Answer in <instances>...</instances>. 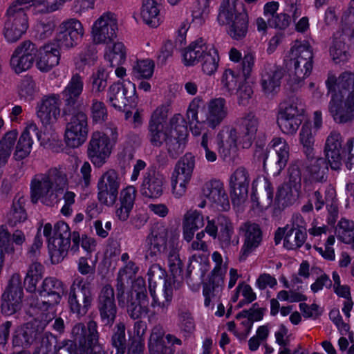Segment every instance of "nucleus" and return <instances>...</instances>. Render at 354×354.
Listing matches in <instances>:
<instances>
[{
	"label": "nucleus",
	"instance_id": "49",
	"mask_svg": "<svg viewBox=\"0 0 354 354\" xmlns=\"http://www.w3.org/2000/svg\"><path fill=\"white\" fill-rule=\"evenodd\" d=\"M224 280L223 278L210 277L209 282L203 286V295L205 297V305L209 306L212 299L219 297L221 293Z\"/></svg>",
	"mask_w": 354,
	"mask_h": 354
},
{
	"label": "nucleus",
	"instance_id": "59",
	"mask_svg": "<svg viewBox=\"0 0 354 354\" xmlns=\"http://www.w3.org/2000/svg\"><path fill=\"white\" fill-rule=\"evenodd\" d=\"M165 145L169 156L172 158H176L185 150L186 138L183 136L174 137L170 135Z\"/></svg>",
	"mask_w": 354,
	"mask_h": 354
},
{
	"label": "nucleus",
	"instance_id": "34",
	"mask_svg": "<svg viewBox=\"0 0 354 354\" xmlns=\"http://www.w3.org/2000/svg\"><path fill=\"white\" fill-rule=\"evenodd\" d=\"M326 85L328 92L333 94V91L335 89L338 96H344L348 93V97L354 96V73L351 72H344L335 80L334 77H330L326 81Z\"/></svg>",
	"mask_w": 354,
	"mask_h": 354
},
{
	"label": "nucleus",
	"instance_id": "24",
	"mask_svg": "<svg viewBox=\"0 0 354 354\" xmlns=\"http://www.w3.org/2000/svg\"><path fill=\"white\" fill-rule=\"evenodd\" d=\"M203 194L218 211H227L230 205L223 183L219 180H212L203 187Z\"/></svg>",
	"mask_w": 354,
	"mask_h": 354
},
{
	"label": "nucleus",
	"instance_id": "9",
	"mask_svg": "<svg viewBox=\"0 0 354 354\" xmlns=\"http://www.w3.org/2000/svg\"><path fill=\"white\" fill-rule=\"evenodd\" d=\"M313 64V48L308 41L295 44L290 49V72L297 82L308 77Z\"/></svg>",
	"mask_w": 354,
	"mask_h": 354
},
{
	"label": "nucleus",
	"instance_id": "17",
	"mask_svg": "<svg viewBox=\"0 0 354 354\" xmlns=\"http://www.w3.org/2000/svg\"><path fill=\"white\" fill-rule=\"evenodd\" d=\"M97 308L102 323L111 326L115 322L118 308L114 290L110 284H106L101 288L97 299Z\"/></svg>",
	"mask_w": 354,
	"mask_h": 354
},
{
	"label": "nucleus",
	"instance_id": "56",
	"mask_svg": "<svg viewBox=\"0 0 354 354\" xmlns=\"http://www.w3.org/2000/svg\"><path fill=\"white\" fill-rule=\"evenodd\" d=\"M218 55L216 50L212 46L200 60L202 63V71L207 75L214 74L218 66Z\"/></svg>",
	"mask_w": 354,
	"mask_h": 354
},
{
	"label": "nucleus",
	"instance_id": "27",
	"mask_svg": "<svg viewBox=\"0 0 354 354\" xmlns=\"http://www.w3.org/2000/svg\"><path fill=\"white\" fill-rule=\"evenodd\" d=\"M240 138L243 147L248 149L255 140L259 127V118L256 113L250 111L245 113L239 119Z\"/></svg>",
	"mask_w": 354,
	"mask_h": 354
},
{
	"label": "nucleus",
	"instance_id": "45",
	"mask_svg": "<svg viewBox=\"0 0 354 354\" xmlns=\"http://www.w3.org/2000/svg\"><path fill=\"white\" fill-rule=\"evenodd\" d=\"M195 167V157L191 153H187L178 161L173 176L190 180Z\"/></svg>",
	"mask_w": 354,
	"mask_h": 354
},
{
	"label": "nucleus",
	"instance_id": "39",
	"mask_svg": "<svg viewBox=\"0 0 354 354\" xmlns=\"http://www.w3.org/2000/svg\"><path fill=\"white\" fill-rule=\"evenodd\" d=\"M39 293L41 298L48 297L52 302L59 304L64 293L63 283L56 278L47 277L43 281Z\"/></svg>",
	"mask_w": 354,
	"mask_h": 354
},
{
	"label": "nucleus",
	"instance_id": "33",
	"mask_svg": "<svg viewBox=\"0 0 354 354\" xmlns=\"http://www.w3.org/2000/svg\"><path fill=\"white\" fill-rule=\"evenodd\" d=\"M55 43H48L41 49L36 62L37 68L42 72H48L57 66L60 59V50Z\"/></svg>",
	"mask_w": 354,
	"mask_h": 354
},
{
	"label": "nucleus",
	"instance_id": "15",
	"mask_svg": "<svg viewBox=\"0 0 354 354\" xmlns=\"http://www.w3.org/2000/svg\"><path fill=\"white\" fill-rule=\"evenodd\" d=\"M120 179L118 172L112 169L105 171L97 182V198L106 206H113L118 196Z\"/></svg>",
	"mask_w": 354,
	"mask_h": 354
},
{
	"label": "nucleus",
	"instance_id": "61",
	"mask_svg": "<svg viewBox=\"0 0 354 354\" xmlns=\"http://www.w3.org/2000/svg\"><path fill=\"white\" fill-rule=\"evenodd\" d=\"M108 73L103 67H98L96 72L91 76V92L98 95L103 91L107 86Z\"/></svg>",
	"mask_w": 354,
	"mask_h": 354
},
{
	"label": "nucleus",
	"instance_id": "58",
	"mask_svg": "<svg viewBox=\"0 0 354 354\" xmlns=\"http://www.w3.org/2000/svg\"><path fill=\"white\" fill-rule=\"evenodd\" d=\"M56 27L55 20L52 17L43 19L38 21L35 27V37L44 40L52 36Z\"/></svg>",
	"mask_w": 354,
	"mask_h": 354
},
{
	"label": "nucleus",
	"instance_id": "14",
	"mask_svg": "<svg viewBox=\"0 0 354 354\" xmlns=\"http://www.w3.org/2000/svg\"><path fill=\"white\" fill-rule=\"evenodd\" d=\"M53 315H46L44 320L34 319L15 330L12 336V345L15 347H29L37 340L39 335L44 330Z\"/></svg>",
	"mask_w": 354,
	"mask_h": 354
},
{
	"label": "nucleus",
	"instance_id": "57",
	"mask_svg": "<svg viewBox=\"0 0 354 354\" xmlns=\"http://www.w3.org/2000/svg\"><path fill=\"white\" fill-rule=\"evenodd\" d=\"M301 167L304 168L303 160H296L290 165L288 168V185L296 192H299L301 186Z\"/></svg>",
	"mask_w": 354,
	"mask_h": 354
},
{
	"label": "nucleus",
	"instance_id": "19",
	"mask_svg": "<svg viewBox=\"0 0 354 354\" xmlns=\"http://www.w3.org/2000/svg\"><path fill=\"white\" fill-rule=\"evenodd\" d=\"M251 178L249 171L244 167H239L230 175V192L234 204L243 203L248 196Z\"/></svg>",
	"mask_w": 354,
	"mask_h": 354
},
{
	"label": "nucleus",
	"instance_id": "50",
	"mask_svg": "<svg viewBox=\"0 0 354 354\" xmlns=\"http://www.w3.org/2000/svg\"><path fill=\"white\" fill-rule=\"evenodd\" d=\"M125 324L118 322L113 329L111 345L116 349V354H124L127 347V339L125 333Z\"/></svg>",
	"mask_w": 354,
	"mask_h": 354
},
{
	"label": "nucleus",
	"instance_id": "48",
	"mask_svg": "<svg viewBox=\"0 0 354 354\" xmlns=\"http://www.w3.org/2000/svg\"><path fill=\"white\" fill-rule=\"evenodd\" d=\"M217 224L219 227L218 239L222 247H228L231 243L232 236L234 234V227L230 220L224 215L217 216Z\"/></svg>",
	"mask_w": 354,
	"mask_h": 354
},
{
	"label": "nucleus",
	"instance_id": "38",
	"mask_svg": "<svg viewBox=\"0 0 354 354\" xmlns=\"http://www.w3.org/2000/svg\"><path fill=\"white\" fill-rule=\"evenodd\" d=\"M204 218L202 214L190 209L184 215L183 221V237L189 242L194 237L195 232L204 225Z\"/></svg>",
	"mask_w": 354,
	"mask_h": 354
},
{
	"label": "nucleus",
	"instance_id": "20",
	"mask_svg": "<svg viewBox=\"0 0 354 354\" xmlns=\"http://www.w3.org/2000/svg\"><path fill=\"white\" fill-rule=\"evenodd\" d=\"M165 183L162 174L152 167L148 168L142 177L140 193L144 198L157 199L163 194Z\"/></svg>",
	"mask_w": 354,
	"mask_h": 354
},
{
	"label": "nucleus",
	"instance_id": "1",
	"mask_svg": "<svg viewBox=\"0 0 354 354\" xmlns=\"http://www.w3.org/2000/svg\"><path fill=\"white\" fill-rule=\"evenodd\" d=\"M71 334L74 341L65 339L55 346L53 354H106L99 343L97 324L89 321L87 327L83 323L76 324Z\"/></svg>",
	"mask_w": 354,
	"mask_h": 354
},
{
	"label": "nucleus",
	"instance_id": "37",
	"mask_svg": "<svg viewBox=\"0 0 354 354\" xmlns=\"http://www.w3.org/2000/svg\"><path fill=\"white\" fill-rule=\"evenodd\" d=\"M33 136H37L36 124L30 123L26 126L19 137L15 153L16 159L22 160L29 155L33 143Z\"/></svg>",
	"mask_w": 354,
	"mask_h": 354
},
{
	"label": "nucleus",
	"instance_id": "36",
	"mask_svg": "<svg viewBox=\"0 0 354 354\" xmlns=\"http://www.w3.org/2000/svg\"><path fill=\"white\" fill-rule=\"evenodd\" d=\"M212 46L207 44L202 38L192 41L183 51V62L186 66L198 64Z\"/></svg>",
	"mask_w": 354,
	"mask_h": 354
},
{
	"label": "nucleus",
	"instance_id": "7",
	"mask_svg": "<svg viewBox=\"0 0 354 354\" xmlns=\"http://www.w3.org/2000/svg\"><path fill=\"white\" fill-rule=\"evenodd\" d=\"M94 293L91 283L81 277L73 281L68 294V303L72 313L84 316L91 307Z\"/></svg>",
	"mask_w": 354,
	"mask_h": 354
},
{
	"label": "nucleus",
	"instance_id": "3",
	"mask_svg": "<svg viewBox=\"0 0 354 354\" xmlns=\"http://www.w3.org/2000/svg\"><path fill=\"white\" fill-rule=\"evenodd\" d=\"M67 183L66 174L56 168L36 174L30 183L31 201L37 203L40 201L47 206H53L59 201Z\"/></svg>",
	"mask_w": 354,
	"mask_h": 354
},
{
	"label": "nucleus",
	"instance_id": "23",
	"mask_svg": "<svg viewBox=\"0 0 354 354\" xmlns=\"http://www.w3.org/2000/svg\"><path fill=\"white\" fill-rule=\"evenodd\" d=\"M60 97L58 94L44 95L37 104V115L43 124L55 123L60 115Z\"/></svg>",
	"mask_w": 354,
	"mask_h": 354
},
{
	"label": "nucleus",
	"instance_id": "16",
	"mask_svg": "<svg viewBox=\"0 0 354 354\" xmlns=\"http://www.w3.org/2000/svg\"><path fill=\"white\" fill-rule=\"evenodd\" d=\"M303 161L308 175L304 179V189L308 193L316 189L318 183L326 180L328 165L324 158L315 157V154Z\"/></svg>",
	"mask_w": 354,
	"mask_h": 354
},
{
	"label": "nucleus",
	"instance_id": "43",
	"mask_svg": "<svg viewBox=\"0 0 354 354\" xmlns=\"http://www.w3.org/2000/svg\"><path fill=\"white\" fill-rule=\"evenodd\" d=\"M26 199L23 197L15 198L10 212L7 214L9 225L14 227L27 219V213L24 208Z\"/></svg>",
	"mask_w": 354,
	"mask_h": 354
},
{
	"label": "nucleus",
	"instance_id": "44",
	"mask_svg": "<svg viewBox=\"0 0 354 354\" xmlns=\"http://www.w3.org/2000/svg\"><path fill=\"white\" fill-rule=\"evenodd\" d=\"M169 136V131L163 123L149 122L147 138L152 146L160 147Z\"/></svg>",
	"mask_w": 354,
	"mask_h": 354
},
{
	"label": "nucleus",
	"instance_id": "52",
	"mask_svg": "<svg viewBox=\"0 0 354 354\" xmlns=\"http://www.w3.org/2000/svg\"><path fill=\"white\" fill-rule=\"evenodd\" d=\"M43 270V266L39 262L33 261L30 265L24 279L28 291L34 292L35 290L38 281L42 277Z\"/></svg>",
	"mask_w": 354,
	"mask_h": 354
},
{
	"label": "nucleus",
	"instance_id": "8",
	"mask_svg": "<svg viewBox=\"0 0 354 354\" xmlns=\"http://www.w3.org/2000/svg\"><path fill=\"white\" fill-rule=\"evenodd\" d=\"M270 145L275 153L270 160H268L267 150L262 147H257L254 156L259 161L263 162L264 168L268 165L274 175H279L288 161L289 145L285 139L279 137L274 138Z\"/></svg>",
	"mask_w": 354,
	"mask_h": 354
},
{
	"label": "nucleus",
	"instance_id": "41",
	"mask_svg": "<svg viewBox=\"0 0 354 354\" xmlns=\"http://www.w3.org/2000/svg\"><path fill=\"white\" fill-rule=\"evenodd\" d=\"M159 0H143L140 15L144 22L151 27L159 25Z\"/></svg>",
	"mask_w": 354,
	"mask_h": 354
},
{
	"label": "nucleus",
	"instance_id": "64",
	"mask_svg": "<svg viewBox=\"0 0 354 354\" xmlns=\"http://www.w3.org/2000/svg\"><path fill=\"white\" fill-rule=\"evenodd\" d=\"M209 0H197L192 10L193 22L203 24L208 17L209 12Z\"/></svg>",
	"mask_w": 354,
	"mask_h": 354
},
{
	"label": "nucleus",
	"instance_id": "25",
	"mask_svg": "<svg viewBox=\"0 0 354 354\" xmlns=\"http://www.w3.org/2000/svg\"><path fill=\"white\" fill-rule=\"evenodd\" d=\"M239 234L244 238L240 258L245 259L248 255L260 245L262 241V231L258 224L245 222L240 226Z\"/></svg>",
	"mask_w": 354,
	"mask_h": 354
},
{
	"label": "nucleus",
	"instance_id": "54",
	"mask_svg": "<svg viewBox=\"0 0 354 354\" xmlns=\"http://www.w3.org/2000/svg\"><path fill=\"white\" fill-rule=\"evenodd\" d=\"M306 232L290 228L284 236L283 245L288 250L300 248L306 241Z\"/></svg>",
	"mask_w": 354,
	"mask_h": 354
},
{
	"label": "nucleus",
	"instance_id": "40",
	"mask_svg": "<svg viewBox=\"0 0 354 354\" xmlns=\"http://www.w3.org/2000/svg\"><path fill=\"white\" fill-rule=\"evenodd\" d=\"M24 293L4 291L1 296V312L10 316L19 312L22 307Z\"/></svg>",
	"mask_w": 354,
	"mask_h": 354
},
{
	"label": "nucleus",
	"instance_id": "32",
	"mask_svg": "<svg viewBox=\"0 0 354 354\" xmlns=\"http://www.w3.org/2000/svg\"><path fill=\"white\" fill-rule=\"evenodd\" d=\"M283 77L281 69L275 66H266L261 73V85L264 93L272 95L280 89L281 80Z\"/></svg>",
	"mask_w": 354,
	"mask_h": 354
},
{
	"label": "nucleus",
	"instance_id": "29",
	"mask_svg": "<svg viewBox=\"0 0 354 354\" xmlns=\"http://www.w3.org/2000/svg\"><path fill=\"white\" fill-rule=\"evenodd\" d=\"M116 297L119 306L126 308L127 313L131 319H138L143 313H148V308L145 305L147 300L141 301L134 297L132 292H126L125 290L116 292Z\"/></svg>",
	"mask_w": 354,
	"mask_h": 354
},
{
	"label": "nucleus",
	"instance_id": "4",
	"mask_svg": "<svg viewBox=\"0 0 354 354\" xmlns=\"http://www.w3.org/2000/svg\"><path fill=\"white\" fill-rule=\"evenodd\" d=\"M217 20L227 25V33L234 40H241L248 32L249 19L242 3L237 0H223L220 6Z\"/></svg>",
	"mask_w": 354,
	"mask_h": 354
},
{
	"label": "nucleus",
	"instance_id": "12",
	"mask_svg": "<svg viewBox=\"0 0 354 354\" xmlns=\"http://www.w3.org/2000/svg\"><path fill=\"white\" fill-rule=\"evenodd\" d=\"M84 35V28L82 23L75 18L68 19L59 25L55 44L60 49L69 50L80 43Z\"/></svg>",
	"mask_w": 354,
	"mask_h": 354
},
{
	"label": "nucleus",
	"instance_id": "35",
	"mask_svg": "<svg viewBox=\"0 0 354 354\" xmlns=\"http://www.w3.org/2000/svg\"><path fill=\"white\" fill-rule=\"evenodd\" d=\"M137 191L135 187L128 186L120 194L119 204L115 210V215L121 221H126L133 207Z\"/></svg>",
	"mask_w": 354,
	"mask_h": 354
},
{
	"label": "nucleus",
	"instance_id": "13",
	"mask_svg": "<svg viewBox=\"0 0 354 354\" xmlns=\"http://www.w3.org/2000/svg\"><path fill=\"white\" fill-rule=\"evenodd\" d=\"M112 149L109 137L104 133L97 131L91 134L87 147V155L95 167H101L110 157Z\"/></svg>",
	"mask_w": 354,
	"mask_h": 354
},
{
	"label": "nucleus",
	"instance_id": "10",
	"mask_svg": "<svg viewBox=\"0 0 354 354\" xmlns=\"http://www.w3.org/2000/svg\"><path fill=\"white\" fill-rule=\"evenodd\" d=\"M66 118L67 122L65 129V141L66 145L72 148L81 146L87 139L88 133V117L86 113L81 110L74 109Z\"/></svg>",
	"mask_w": 354,
	"mask_h": 354
},
{
	"label": "nucleus",
	"instance_id": "22",
	"mask_svg": "<svg viewBox=\"0 0 354 354\" xmlns=\"http://www.w3.org/2000/svg\"><path fill=\"white\" fill-rule=\"evenodd\" d=\"M342 137L339 132L332 131L326 140L324 152L331 169L337 170L341 165V160L346 158L347 147H342Z\"/></svg>",
	"mask_w": 354,
	"mask_h": 354
},
{
	"label": "nucleus",
	"instance_id": "6",
	"mask_svg": "<svg viewBox=\"0 0 354 354\" xmlns=\"http://www.w3.org/2000/svg\"><path fill=\"white\" fill-rule=\"evenodd\" d=\"M4 21L3 33L8 42L17 41L28 28V17L26 10L17 0L8 8Z\"/></svg>",
	"mask_w": 354,
	"mask_h": 354
},
{
	"label": "nucleus",
	"instance_id": "53",
	"mask_svg": "<svg viewBox=\"0 0 354 354\" xmlns=\"http://www.w3.org/2000/svg\"><path fill=\"white\" fill-rule=\"evenodd\" d=\"M337 236L343 243L349 244L354 242V222L342 218L336 228Z\"/></svg>",
	"mask_w": 354,
	"mask_h": 354
},
{
	"label": "nucleus",
	"instance_id": "63",
	"mask_svg": "<svg viewBox=\"0 0 354 354\" xmlns=\"http://www.w3.org/2000/svg\"><path fill=\"white\" fill-rule=\"evenodd\" d=\"M153 68L154 63L152 60L148 59L138 60L133 66V74L138 79H148L152 76Z\"/></svg>",
	"mask_w": 354,
	"mask_h": 354
},
{
	"label": "nucleus",
	"instance_id": "26",
	"mask_svg": "<svg viewBox=\"0 0 354 354\" xmlns=\"http://www.w3.org/2000/svg\"><path fill=\"white\" fill-rule=\"evenodd\" d=\"M84 82L79 73L73 74L67 85L62 92L64 102V113H71L79 104V99L83 91Z\"/></svg>",
	"mask_w": 354,
	"mask_h": 354
},
{
	"label": "nucleus",
	"instance_id": "5",
	"mask_svg": "<svg viewBox=\"0 0 354 354\" xmlns=\"http://www.w3.org/2000/svg\"><path fill=\"white\" fill-rule=\"evenodd\" d=\"M201 100L194 98L188 107L187 116L189 122L206 124L211 129L219 126L228 114V107L225 98L219 97L209 100L198 113Z\"/></svg>",
	"mask_w": 354,
	"mask_h": 354
},
{
	"label": "nucleus",
	"instance_id": "46",
	"mask_svg": "<svg viewBox=\"0 0 354 354\" xmlns=\"http://www.w3.org/2000/svg\"><path fill=\"white\" fill-rule=\"evenodd\" d=\"M299 137V142L302 146V150L306 157H311L315 154L314 145L315 139L310 124L304 123L301 126Z\"/></svg>",
	"mask_w": 354,
	"mask_h": 354
},
{
	"label": "nucleus",
	"instance_id": "60",
	"mask_svg": "<svg viewBox=\"0 0 354 354\" xmlns=\"http://www.w3.org/2000/svg\"><path fill=\"white\" fill-rule=\"evenodd\" d=\"M196 143L198 153L203 156L207 162H214L217 160L216 153L209 145V137L207 133H204Z\"/></svg>",
	"mask_w": 354,
	"mask_h": 354
},
{
	"label": "nucleus",
	"instance_id": "2",
	"mask_svg": "<svg viewBox=\"0 0 354 354\" xmlns=\"http://www.w3.org/2000/svg\"><path fill=\"white\" fill-rule=\"evenodd\" d=\"M43 233L48 239V248L53 262L62 261L68 251L74 255L80 250V232H71L68 225L64 221L57 222L53 229L50 223L45 224Z\"/></svg>",
	"mask_w": 354,
	"mask_h": 354
},
{
	"label": "nucleus",
	"instance_id": "30",
	"mask_svg": "<svg viewBox=\"0 0 354 354\" xmlns=\"http://www.w3.org/2000/svg\"><path fill=\"white\" fill-rule=\"evenodd\" d=\"M237 132L234 128L223 129L216 136L218 152L224 161L230 160L236 152Z\"/></svg>",
	"mask_w": 354,
	"mask_h": 354
},
{
	"label": "nucleus",
	"instance_id": "62",
	"mask_svg": "<svg viewBox=\"0 0 354 354\" xmlns=\"http://www.w3.org/2000/svg\"><path fill=\"white\" fill-rule=\"evenodd\" d=\"M55 337L49 332L39 335L36 342V345L32 354H48L51 350Z\"/></svg>",
	"mask_w": 354,
	"mask_h": 354
},
{
	"label": "nucleus",
	"instance_id": "55",
	"mask_svg": "<svg viewBox=\"0 0 354 354\" xmlns=\"http://www.w3.org/2000/svg\"><path fill=\"white\" fill-rule=\"evenodd\" d=\"M310 201L314 203L316 210H320L325 204H328L330 201L335 200L336 193L335 190L332 187H328L324 191V196H323L321 188L317 187L314 189Z\"/></svg>",
	"mask_w": 354,
	"mask_h": 354
},
{
	"label": "nucleus",
	"instance_id": "42",
	"mask_svg": "<svg viewBox=\"0 0 354 354\" xmlns=\"http://www.w3.org/2000/svg\"><path fill=\"white\" fill-rule=\"evenodd\" d=\"M329 52L333 60L337 64L348 60V53L344 43V37L341 32H337L333 35Z\"/></svg>",
	"mask_w": 354,
	"mask_h": 354
},
{
	"label": "nucleus",
	"instance_id": "51",
	"mask_svg": "<svg viewBox=\"0 0 354 354\" xmlns=\"http://www.w3.org/2000/svg\"><path fill=\"white\" fill-rule=\"evenodd\" d=\"M246 79L232 69H226L222 76V84L231 95L245 82Z\"/></svg>",
	"mask_w": 354,
	"mask_h": 354
},
{
	"label": "nucleus",
	"instance_id": "28",
	"mask_svg": "<svg viewBox=\"0 0 354 354\" xmlns=\"http://www.w3.org/2000/svg\"><path fill=\"white\" fill-rule=\"evenodd\" d=\"M136 93L135 84L128 82L127 84L115 83L108 90V101L116 109L122 110L129 102V99Z\"/></svg>",
	"mask_w": 354,
	"mask_h": 354
},
{
	"label": "nucleus",
	"instance_id": "47",
	"mask_svg": "<svg viewBox=\"0 0 354 354\" xmlns=\"http://www.w3.org/2000/svg\"><path fill=\"white\" fill-rule=\"evenodd\" d=\"M138 270V267L133 261L127 262L125 266L120 268L118 272L115 286L116 292L125 290L126 284L136 276Z\"/></svg>",
	"mask_w": 354,
	"mask_h": 354
},
{
	"label": "nucleus",
	"instance_id": "31",
	"mask_svg": "<svg viewBox=\"0 0 354 354\" xmlns=\"http://www.w3.org/2000/svg\"><path fill=\"white\" fill-rule=\"evenodd\" d=\"M167 230L163 226L153 228L146 239L148 245L146 257H153L165 253L167 250Z\"/></svg>",
	"mask_w": 354,
	"mask_h": 354
},
{
	"label": "nucleus",
	"instance_id": "11",
	"mask_svg": "<svg viewBox=\"0 0 354 354\" xmlns=\"http://www.w3.org/2000/svg\"><path fill=\"white\" fill-rule=\"evenodd\" d=\"M304 106L297 97H292L288 102L281 105L277 116V124L281 131L293 135L302 122Z\"/></svg>",
	"mask_w": 354,
	"mask_h": 354
},
{
	"label": "nucleus",
	"instance_id": "18",
	"mask_svg": "<svg viewBox=\"0 0 354 354\" xmlns=\"http://www.w3.org/2000/svg\"><path fill=\"white\" fill-rule=\"evenodd\" d=\"M117 20L111 12L103 14L93 25L91 35L95 44H109L116 37Z\"/></svg>",
	"mask_w": 354,
	"mask_h": 354
},
{
	"label": "nucleus",
	"instance_id": "21",
	"mask_svg": "<svg viewBox=\"0 0 354 354\" xmlns=\"http://www.w3.org/2000/svg\"><path fill=\"white\" fill-rule=\"evenodd\" d=\"M333 92L328 110L333 120L339 124L352 121L354 118V96L347 97L343 103L342 95L338 96L335 89Z\"/></svg>",
	"mask_w": 354,
	"mask_h": 354
}]
</instances>
